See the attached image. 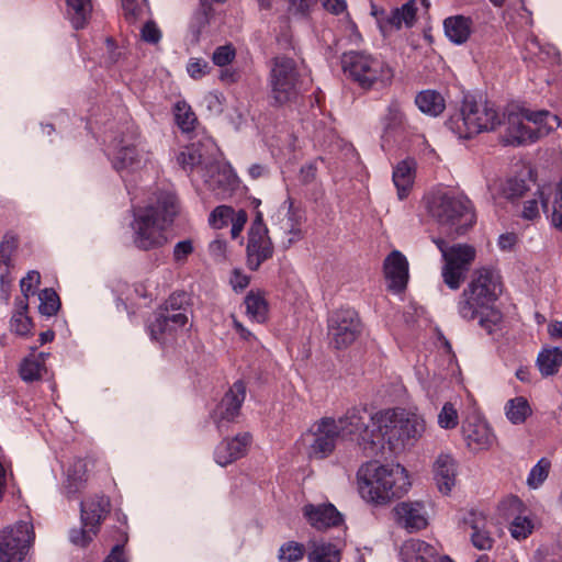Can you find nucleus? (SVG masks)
<instances>
[{"mask_svg":"<svg viewBox=\"0 0 562 562\" xmlns=\"http://www.w3.org/2000/svg\"><path fill=\"white\" fill-rule=\"evenodd\" d=\"M501 293L498 273L490 268L476 269L458 300V315L468 322L479 318L481 327L491 333L502 319L494 306Z\"/></svg>","mask_w":562,"mask_h":562,"instance_id":"1","label":"nucleus"},{"mask_svg":"<svg viewBox=\"0 0 562 562\" xmlns=\"http://www.w3.org/2000/svg\"><path fill=\"white\" fill-rule=\"evenodd\" d=\"M501 293L498 273L490 268L476 269L458 300V315L468 322L479 318L481 327L491 333L502 319L494 306Z\"/></svg>","mask_w":562,"mask_h":562,"instance_id":"2","label":"nucleus"},{"mask_svg":"<svg viewBox=\"0 0 562 562\" xmlns=\"http://www.w3.org/2000/svg\"><path fill=\"white\" fill-rule=\"evenodd\" d=\"M360 496L368 503L385 505L405 495L411 488L407 470L400 463L382 464L371 461L362 464L357 472Z\"/></svg>","mask_w":562,"mask_h":562,"instance_id":"3","label":"nucleus"},{"mask_svg":"<svg viewBox=\"0 0 562 562\" xmlns=\"http://www.w3.org/2000/svg\"><path fill=\"white\" fill-rule=\"evenodd\" d=\"M178 214V201L173 193L161 192L156 204L138 209L132 222L133 244L142 250H151L164 246L167 237L164 233Z\"/></svg>","mask_w":562,"mask_h":562,"instance_id":"4","label":"nucleus"},{"mask_svg":"<svg viewBox=\"0 0 562 562\" xmlns=\"http://www.w3.org/2000/svg\"><path fill=\"white\" fill-rule=\"evenodd\" d=\"M501 119L499 140L505 146L532 143L560 125L559 117L548 111H512L507 114L501 113Z\"/></svg>","mask_w":562,"mask_h":562,"instance_id":"5","label":"nucleus"},{"mask_svg":"<svg viewBox=\"0 0 562 562\" xmlns=\"http://www.w3.org/2000/svg\"><path fill=\"white\" fill-rule=\"evenodd\" d=\"M372 419L392 451L413 447L426 431L424 416L413 411L385 409L376 413Z\"/></svg>","mask_w":562,"mask_h":562,"instance_id":"6","label":"nucleus"},{"mask_svg":"<svg viewBox=\"0 0 562 562\" xmlns=\"http://www.w3.org/2000/svg\"><path fill=\"white\" fill-rule=\"evenodd\" d=\"M501 124V112L497 108L488 102L474 100H464L460 111L447 121V127L461 139L495 131Z\"/></svg>","mask_w":562,"mask_h":562,"instance_id":"7","label":"nucleus"},{"mask_svg":"<svg viewBox=\"0 0 562 562\" xmlns=\"http://www.w3.org/2000/svg\"><path fill=\"white\" fill-rule=\"evenodd\" d=\"M342 69L363 89L387 87L394 78L393 67L382 56L367 52L345 54Z\"/></svg>","mask_w":562,"mask_h":562,"instance_id":"8","label":"nucleus"},{"mask_svg":"<svg viewBox=\"0 0 562 562\" xmlns=\"http://www.w3.org/2000/svg\"><path fill=\"white\" fill-rule=\"evenodd\" d=\"M434 243L441 252L443 266L441 267V278L443 283L450 290L460 289L464 282L470 267L476 258V249L472 245L458 243L448 245L441 238H435Z\"/></svg>","mask_w":562,"mask_h":562,"instance_id":"9","label":"nucleus"},{"mask_svg":"<svg viewBox=\"0 0 562 562\" xmlns=\"http://www.w3.org/2000/svg\"><path fill=\"white\" fill-rule=\"evenodd\" d=\"M428 210L449 234H463L474 223L470 201L463 198L437 194L429 202Z\"/></svg>","mask_w":562,"mask_h":562,"instance_id":"10","label":"nucleus"},{"mask_svg":"<svg viewBox=\"0 0 562 562\" xmlns=\"http://www.w3.org/2000/svg\"><path fill=\"white\" fill-rule=\"evenodd\" d=\"M302 79L296 63L289 57H277L269 75L270 98L277 105L295 101L300 94Z\"/></svg>","mask_w":562,"mask_h":562,"instance_id":"11","label":"nucleus"},{"mask_svg":"<svg viewBox=\"0 0 562 562\" xmlns=\"http://www.w3.org/2000/svg\"><path fill=\"white\" fill-rule=\"evenodd\" d=\"M338 438L356 442L368 456L374 454L379 449L373 430L369 429L367 412L361 408H351L338 419L334 418Z\"/></svg>","mask_w":562,"mask_h":562,"instance_id":"12","label":"nucleus"},{"mask_svg":"<svg viewBox=\"0 0 562 562\" xmlns=\"http://www.w3.org/2000/svg\"><path fill=\"white\" fill-rule=\"evenodd\" d=\"M336 429L334 418H321L301 436L299 440L300 449L310 460L326 459L336 448V440L338 439Z\"/></svg>","mask_w":562,"mask_h":562,"instance_id":"13","label":"nucleus"},{"mask_svg":"<svg viewBox=\"0 0 562 562\" xmlns=\"http://www.w3.org/2000/svg\"><path fill=\"white\" fill-rule=\"evenodd\" d=\"M34 540L33 525L19 521L0 532V562H27Z\"/></svg>","mask_w":562,"mask_h":562,"instance_id":"14","label":"nucleus"},{"mask_svg":"<svg viewBox=\"0 0 562 562\" xmlns=\"http://www.w3.org/2000/svg\"><path fill=\"white\" fill-rule=\"evenodd\" d=\"M361 333V323L356 311L341 308L328 319V336L337 349L350 346Z\"/></svg>","mask_w":562,"mask_h":562,"instance_id":"15","label":"nucleus"},{"mask_svg":"<svg viewBox=\"0 0 562 562\" xmlns=\"http://www.w3.org/2000/svg\"><path fill=\"white\" fill-rule=\"evenodd\" d=\"M273 247L268 236V228L262 222V216L258 214L254 220L247 244V265L249 269L257 270L260 265L272 256Z\"/></svg>","mask_w":562,"mask_h":562,"instance_id":"16","label":"nucleus"},{"mask_svg":"<svg viewBox=\"0 0 562 562\" xmlns=\"http://www.w3.org/2000/svg\"><path fill=\"white\" fill-rule=\"evenodd\" d=\"M246 383L243 380L234 382L213 414V419L218 429L225 428L236 422L240 414L241 405L246 400Z\"/></svg>","mask_w":562,"mask_h":562,"instance_id":"17","label":"nucleus"},{"mask_svg":"<svg viewBox=\"0 0 562 562\" xmlns=\"http://www.w3.org/2000/svg\"><path fill=\"white\" fill-rule=\"evenodd\" d=\"M394 522L407 532L424 530L429 525V515L422 502L405 501L392 508Z\"/></svg>","mask_w":562,"mask_h":562,"instance_id":"18","label":"nucleus"},{"mask_svg":"<svg viewBox=\"0 0 562 562\" xmlns=\"http://www.w3.org/2000/svg\"><path fill=\"white\" fill-rule=\"evenodd\" d=\"M150 161L151 154L140 142L123 144L113 157V166L121 173L140 170Z\"/></svg>","mask_w":562,"mask_h":562,"instance_id":"19","label":"nucleus"},{"mask_svg":"<svg viewBox=\"0 0 562 562\" xmlns=\"http://www.w3.org/2000/svg\"><path fill=\"white\" fill-rule=\"evenodd\" d=\"M462 432L468 448L474 452L491 449L497 441L490 424L481 417L467 419Z\"/></svg>","mask_w":562,"mask_h":562,"instance_id":"20","label":"nucleus"},{"mask_svg":"<svg viewBox=\"0 0 562 562\" xmlns=\"http://www.w3.org/2000/svg\"><path fill=\"white\" fill-rule=\"evenodd\" d=\"M383 273L387 289L392 292H402L408 282V261L398 250L391 251L383 262Z\"/></svg>","mask_w":562,"mask_h":562,"instance_id":"21","label":"nucleus"},{"mask_svg":"<svg viewBox=\"0 0 562 562\" xmlns=\"http://www.w3.org/2000/svg\"><path fill=\"white\" fill-rule=\"evenodd\" d=\"M251 436L247 432L223 439L214 449V460L221 467H227L243 458L248 450Z\"/></svg>","mask_w":562,"mask_h":562,"instance_id":"22","label":"nucleus"},{"mask_svg":"<svg viewBox=\"0 0 562 562\" xmlns=\"http://www.w3.org/2000/svg\"><path fill=\"white\" fill-rule=\"evenodd\" d=\"M463 524L471 529L470 539L472 544L482 551L493 548L494 538L491 532V521L480 512H470L464 518Z\"/></svg>","mask_w":562,"mask_h":562,"instance_id":"23","label":"nucleus"},{"mask_svg":"<svg viewBox=\"0 0 562 562\" xmlns=\"http://www.w3.org/2000/svg\"><path fill=\"white\" fill-rule=\"evenodd\" d=\"M537 194L544 213L550 212L552 224L562 229V176L554 183H547L538 188Z\"/></svg>","mask_w":562,"mask_h":562,"instance_id":"24","label":"nucleus"},{"mask_svg":"<svg viewBox=\"0 0 562 562\" xmlns=\"http://www.w3.org/2000/svg\"><path fill=\"white\" fill-rule=\"evenodd\" d=\"M188 323V314L184 310H168L156 315L149 324V333L153 339H160L165 334H171L182 328Z\"/></svg>","mask_w":562,"mask_h":562,"instance_id":"25","label":"nucleus"},{"mask_svg":"<svg viewBox=\"0 0 562 562\" xmlns=\"http://www.w3.org/2000/svg\"><path fill=\"white\" fill-rule=\"evenodd\" d=\"M303 514L311 526L318 530L336 527L342 522L341 514L331 504L305 505Z\"/></svg>","mask_w":562,"mask_h":562,"instance_id":"26","label":"nucleus"},{"mask_svg":"<svg viewBox=\"0 0 562 562\" xmlns=\"http://www.w3.org/2000/svg\"><path fill=\"white\" fill-rule=\"evenodd\" d=\"M110 510V502L104 495L86 498L80 506V522L85 526L100 527Z\"/></svg>","mask_w":562,"mask_h":562,"instance_id":"27","label":"nucleus"},{"mask_svg":"<svg viewBox=\"0 0 562 562\" xmlns=\"http://www.w3.org/2000/svg\"><path fill=\"white\" fill-rule=\"evenodd\" d=\"M402 562H437L438 552L428 542L420 539H408L400 548Z\"/></svg>","mask_w":562,"mask_h":562,"instance_id":"28","label":"nucleus"},{"mask_svg":"<svg viewBox=\"0 0 562 562\" xmlns=\"http://www.w3.org/2000/svg\"><path fill=\"white\" fill-rule=\"evenodd\" d=\"M434 475L439 491L449 494L456 484L457 463L448 453H440L434 463Z\"/></svg>","mask_w":562,"mask_h":562,"instance_id":"29","label":"nucleus"},{"mask_svg":"<svg viewBox=\"0 0 562 562\" xmlns=\"http://www.w3.org/2000/svg\"><path fill=\"white\" fill-rule=\"evenodd\" d=\"M303 222L302 214L294 210L292 203H290L288 213L278 224L282 244L285 247H290L303 238Z\"/></svg>","mask_w":562,"mask_h":562,"instance_id":"30","label":"nucleus"},{"mask_svg":"<svg viewBox=\"0 0 562 562\" xmlns=\"http://www.w3.org/2000/svg\"><path fill=\"white\" fill-rule=\"evenodd\" d=\"M416 161L405 159L400 161L393 170V182L397 189V196L403 200L412 189L416 176Z\"/></svg>","mask_w":562,"mask_h":562,"instance_id":"31","label":"nucleus"},{"mask_svg":"<svg viewBox=\"0 0 562 562\" xmlns=\"http://www.w3.org/2000/svg\"><path fill=\"white\" fill-rule=\"evenodd\" d=\"M417 7L415 0H409L401 8L394 9L391 14L384 20L379 21L381 29L394 27L396 30L403 26L411 27L416 20Z\"/></svg>","mask_w":562,"mask_h":562,"instance_id":"32","label":"nucleus"},{"mask_svg":"<svg viewBox=\"0 0 562 562\" xmlns=\"http://www.w3.org/2000/svg\"><path fill=\"white\" fill-rule=\"evenodd\" d=\"M244 304L246 307V315L250 321L258 324L267 322L269 315V303L262 291H249L245 296Z\"/></svg>","mask_w":562,"mask_h":562,"instance_id":"33","label":"nucleus"},{"mask_svg":"<svg viewBox=\"0 0 562 562\" xmlns=\"http://www.w3.org/2000/svg\"><path fill=\"white\" fill-rule=\"evenodd\" d=\"M445 34L450 42L461 45L472 32V21L463 15L449 16L443 21Z\"/></svg>","mask_w":562,"mask_h":562,"instance_id":"34","label":"nucleus"},{"mask_svg":"<svg viewBox=\"0 0 562 562\" xmlns=\"http://www.w3.org/2000/svg\"><path fill=\"white\" fill-rule=\"evenodd\" d=\"M411 128L405 115L403 104L398 100H392L384 116V131L392 134H404Z\"/></svg>","mask_w":562,"mask_h":562,"instance_id":"35","label":"nucleus"},{"mask_svg":"<svg viewBox=\"0 0 562 562\" xmlns=\"http://www.w3.org/2000/svg\"><path fill=\"white\" fill-rule=\"evenodd\" d=\"M415 104L426 115L438 116L446 109L443 97L436 90L420 91L415 98Z\"/></svg>","mask_w":562,"mask_h":562,"instance_id":"36","label":"nucleus"},{"mask_svg":"<svg viewBox=\"0 0 562 562\" xmlns=\"http://www.w3.org/2000/svg\"><path fill=\"white\" fill-rule=\"evenodd\" d=\"M308 562H339L340 550L330 542L312 541L310 543Z\"/></svg>","mask_w":562,"mask_h":562,"instance_id":"37","label":"nucleus"},{"mask_svg":"<svg viewBox=\"0 0 562 562\" xmlns=\"http://www.w3.org/2000/svg\"><path fill=\"white\" fill-rule=\"evenodd\" d=\"M506 418L514 425H520L531 416L532 409L528 400L524 396H516L506 402L505 407Z\"/></svg>","mask_w":562,"mask_h":562,"instance_id":"38","label":"nucleus"},{"mask_svg":"<svg viewBox=\"0 0 562 562\" xmlns=\"http://www.w3.org/2000/svg\"><path fill=\"white\" fill-rule=\"evenodd\" d=\"M67 14L75 29H82L92 12L91 0H66Z\"/></svg>","mask_w":562,"mask_h":562,"instance_id":"39","label":"nucleus"},{"mask_svg":"<svg viewBox=\"0 0 562 562\" xmlns=\"http://www.w3.org/2000/svg\"><path fill=\"white\" fill-rule=\"evenodd\" d=\"M562 364V350L558 347L543 349L537 358V366L543 376L555 374Z\"/></svg>","mask_w":562,"mask_h":562,"instance_id":"40","label":"nucleus"},{"mask_svg":"<svg viewBox=\"0 0 562 562\" xmlns=\"http://www.w3.org/2000/svg\"><path fill=\"white\" fill-rule=\"evenodd\" d=\"M202 149V145L200 144H192L186 147L177 156L178 164L184 170H192L195 167L206 164L207 159L204 157Z\"/></svg>","mask_w":562,"mask_h":562,"instance_id":"41","label":"nucleus"},{"mask_svg":"<svg viewBox=\"0 0 562 562\" xmlns=\"http://www.w3.org/2000/svg\"><path fill=\"white\" fill-rule=\"evenodd\" d=\"M27 302L20 300L16 302V311L11 317L10 328L19 336H27L32 329V322L26 315Z\"/></svg>","mask_w":562,"mask_h":562,"instance_id":"42","label":"nucleus"},{"mask_svg":"<svg viewBox=\"0 0 562 562\" xmlns=\"http://www.w3.org/2000/svg\"><path fill=\"white\" fill-rule=\"evenodd\" d=\"M88 461L83 459H76L67 469L68 488L72 492L77 491L86 481L88 476Z\"/></svg>","mask_w":562,"mask_h":562,"instance_id":"43","label":"nucleus"},{"mask_svg":"<svg viewBox=\"0 0 562 562\" xmlns=\"http://www.w3.org/2000/svg\"><path fill=\"white\" fill-rule=\"evenodd\" d=\"M497 512L505 520H512L515 517L526 514L528 509L517 496L509 495L499 502Z\"/></svg>","mask_w":562,"mask_h":562,"instance_id":"44","label":"nucleus"},{"mask_svg":"<svg viewBox=\"0 0 562 562\" xmlns=\"http://www.w3.org/2000/svg\"><path fill=\"white\" fill-rule=\"evenodd\" d=\"M535 529V524L528 512L509 520L508 530L510 536L516 540H525Z\"/></svg>","mask_w":562,"mask_h":562,"instance_id":"45","label":"nucleus"},{"mask_svg":"<svg viewBox=\"0 0 562 562\" xmlns=\"http://www.w3.org/2000/svg\"><path fill=\"white\" fill-rule=\"evenodd\" d=\"M175 117L180 128L186 132L191 131L196 122L191 106L184 101H178L175 104Z\"/></svg>","mask_w":562,"mask_h":562,"instance_id":"46","label":"nucleus"},{"mask_svg":"<svg viewBox=\"0 0 562 562\" xmlns=\"http://www.w3.org/2000/svg\"><path fill=\"white\" fill-rule=\"evenodd\" d=\"M40 305L38 311L42 315L53 316L60 306L59 297L53 289H44L38 294Z\"/></svg>","mask_w":562,"mask_h":562,"instance_id":"47","label":"nucleus"},{"mask_svg":"<svg viewBox=\"0 0 562 562\" xmlns=\"http://www.w3.org/2000/svg\"><path fill=\"white\" fill-rule=\"evenodd\" d=\"M44 366L34 357L25 358L20 366V375L23 381L33 382L42 378Z\"/></svg>","mask_w":562,"mask_h":562,"instance_id":"48","label":"nucleus"},{"mask_svg":"<svg viewBox=\"0 0 562 562\" xmlns=\"http://www.w3.org/2000/svg\"><path fill=\"white\" fill-rule=\"evenodd\" d=\"M98 530V527L81 524L80 527H75L69 531V539L72 544L85 548L92 541Z\"/></svg>","mask_w":562,"mask_h":562,"instance_id":"49","label":"nucleus"},{"mask_svg":"<svg viewBox=\"0 0 562 562\" xmlns=\"http://www.w3.org/2000/svg\"><path fill=\"white\" fill-rule=\"evenodd\" d=\"M304 552L303 544L289 541L280 547L278 559L280 562H297L303 559Z\"/></svg>","mask_w":562,"mask_h":562,"instance_id":"50","label":"nucleus"},{"mask_svg":"<svg viewBox=\"0 0 562 562\" xmlns=\"http://www.w3.org/2000/svg\"><path fill=\"white\" fill-rule=\"evenodd\" d=\"M438 425L442 429H453L459 424V415L457 408L451 403H445L438 414Z\"/></svg>","mask_w":562,"mask_h":562,"instance_id":"51","label":"nucleus"},{"mask_svg":"<svg viewBox=\"0 0 562 562\" xmlns=\"http://www.w3.org/2000/svg\"><path fill=\"white\" fill-rule=\"evenodd\" d=\"M235 210L227 205H220L213 210L210 215L209 223L215 229H222L227 226Z\"/></svg>","mask_w":562,"mask_h":562,"instance_id":"52","label":"nucleus"},{"mask_svg":"<svg viewBox=\"0 0 562 562\" xmlns=\"http://www.w3.org/2000/svg\"><path fill=\"white\" fill-rule=\"evenodd\" d=\"M550 463L541 459L531 470L527 477V484L531 488H538L548 477Z\"/></svg>","mask_w":562,"mask_h":562,"instance_id":"53","label":"nucleus"},{"mask_svg":"<svg viewBox=\"0 0 562 562\" xmlns=\"http://www.w3.org/2000/svg\"><path fill=\"white\" fill-rule=\"evenodd\" d=\"M236 56V50L232 45L218 46L213 55L212 60L216 66L224 67L231 64Z\"/></svg>","mask_w":562,"mask_h":562,"instance_id":"54","label":"nucleus"},{"mask_svg":"<svg viewBox=\"0 0 562 562\" xmlns=\"http://www.w3.org/2000/svg\"><path fill=\"white\" fill-rule=\"evenodd\" d=\"M203 104L211 114H221L224 109V97L220 92H209L203 98Z\"/></svg>","mask_w":562,"mask_h":562,"instance_id":"55","label":"nucleus"},{"mask_svg":"<svg viewBox=\"0 0 562 562\" xmlns=\"http://www.w3.org/2000/svg\"><path fill=\"white\" fill-rule=\"evenodd\" d=\"M41 276L40 272L32 270L29 271L26 277H24L20 282L21 292L24 296V301L30 297L34 293V288L40 284Z\"/></svg>","mask_w":562,"mask_h":562,"instance_id":"56","label":"nucleus"},{"mask_svg":"<svg viewBox=\"0 0 562 562\" xmlns=\"http://www.w3.org/2000/svg\"><path fill=\"white\" fill-rule=\"evenodd\" d=\"M209 64L202 58H191L187 65V71L189 76L199 80L209 72Z\"/></svg>","mask_w":562,"mask_h":562,"instance_id":"57","label":"nucleus"},{"mask_svg":"<svg viewBox=\"0 0 562 562\" xmlns=\"http://www.w3.org/2000/svg\"><path fill=\"white\" fill-rule=\"evenodd\" d=\"M541 204L540 199L537 194V192L533 194L532 199H528L524 202V207L521 211V216L525 220H535L540 214V206Z\"/></svg>","mask_w":562,"mask_h":562,"instance_id":"58","label":"nucleus"},{"mask_svg":"<svg viewBox=\"0 0 562 562\" xmlns=\"http://www.w3.org/2000/svg\"><path fill=\"white\" fill-rule=\"evenodd\" d=\"M122 9L130 22L137 21L143 12V7L136 0H122Z\"/></svg>","mask_w":562,"mask_h":562,"instance_id":"59","label":"nucleus"},{"mask_svg":"<svg viewBox=\"0 0 562 562\" xmlns=\"http://www.w3.org/2000/svg\"><path fill=\"white\" fill-rule=\"evenodd\" d=\"M193 251L192 241L189 239L181 240L177 243L173 247V259L177 262H183L187 260L188 256Z\"/></svg>","mask_w":562,"mask_h":562,"instance_id":"60","label":"nucleus"},{"mask_svg":"<svg viewBox=\"0 0 562 562\" xmlns=\"http://www.w3.org/2000/svg\"><path fill=\"white\" fill-rule=\"evenodd\" d=\"M246 222L247 213L244 210H238L234 212L229 222L232 224L231 235L233 238H237L240 235Z\"/></svg>","mask_w":562,"mask_h":562,"instance_id":"61","label":"nucleus"},{"mask_svg":"<svg viewBox=\"0 0 562 562\" xmlns=\"http://www.w3.org/2000/svg\"><path fill=\"white\" fill-rule=\"evenodd\" d=\"M142 38L151 44H156L161 38V32L154 22H147L140 32Z\"/></svg>","mask_w":562,"mask_h":562,"instance_id":"62","label":"nucleus"},{"mask_svg":"<svg viewBox=\"0 0 562 562\" xmlns=\"http://www.w3.org/2000/svg\"><path fill=\"white\" fill-rule=\"evenodd\" d=\"M518 243V236L515 233H505L498 237L497 245L503 251H513Z\"/></svg>","mask_w":562,"mask_h":562,"instance_id":"63","label":"nucleus"},{"mask_svg":"<svg viewBox=\"0 0 562 562\" xmlns=\"http://www.w3.org/2000/svg\"><path fill=\"white\" fill-rule=\"evenodd\" d=\"M289 3L292 11L305 15L317 3V0H289Z\"/></svg>","mask_w":562,"mask_h":562,"instance_id":"64","label":"nucleus"}]
</instances>
